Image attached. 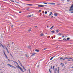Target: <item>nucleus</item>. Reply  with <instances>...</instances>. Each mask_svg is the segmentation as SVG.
<instances>
[{"mask_svg": "<svg viewBox=\"0 0 73 73\" xmlns=\"http://www.w3.org/2000/svg\"><path fill=\"white\" fill-rule=\"evenodd\" d=\"M35 51L37 52H39V50L36 49L35 50Z\"/></svg>", "mask_w": 73, "mask_h": 73, "instance_id": "nucleus-19", "label": "nucleus"}, {"mask_svg": "<svg viewBox=\"0 0 73 73\" xmlns=\"http://www.w3.org/2000/svg\"><path fill=\"white\" fill-rule=\"evenodd\" d=\"M16 2V3H18V4L19 3L18 2Z\"/></svg>", "mask_w": 73, "mask_h": 73, "instance_id": "nucleus-51", "label": "nucleus"}, {"mask_svg": "<svg viewBox=\"0 0 73 73\" xmlns=\"http://www.w3.org/2000/svg\"><path fill=\"white\" fill-rule=\"evenodd\" d=\"M7 65H8V66H10V67H12V66L11 65V64H7Z\"/></svg>", "mask_w": 73, "mask_h": 73, "instance_id": "nucleus-8", "label": "nucleus"}, {"mask_svg": "<svg viewBox=\"0 0 73 73\" xmlns=\"http://www.w3.org/2000/svg\"><path fill=\"white\" fill-rule=\"evenodd\" d=\"M11 61H13V62H15V63H16V64H18V63H17V62L14 61H13V60H12Z\"/></svg>", "mask_w": 73, "mask_h": 73, "instance_id": "nucleus-14", "label": "nucleus"}, {"mask_svg": "<svg viewBox=\"0 0 73 73\" xmlns=\"http://www.w3.org/2000/svg\"><path fill=\"white\" fill-rule=\"evenodd\" d=\"M32 16V15H29L28 16H27V17H31Z\"/></svg>", "mask_w": 73, "mask_h": 73, "instance_id": "nucleus-11", "label": "nucleus"}, {"mask_svg": "<svg viewBox=\"0 0 73 73\" xmlns=\"http://www.w3.org/2000/svg\"><path fill=\"white\" fill-rule=\"evenodd\" d=\"M51 69H52V66H50Z\"/></svg>", "mask_w": 73, "mask_h": 73, "instance_id": "nucleus-41", "label": "nucleus"}, {"mask_svg": "<svg viewBox=\"0 0 73 73\" xmlns=\"http://www.w3.org/2000/svg\"><path fill=\"white\" fill-rule=\"evenodd\" d=\"M71 13H73V11H72L71 12Z\"/></svg>", "mask_w": 73, "mask_h": 73, "instance_id": "nucleus-53", "label": "nucleus"}, {"mask_svg": "<svg viewBox=\"0 0 73 73\" xmlns=\"http://www.w3.org/2000/svg\"><path fill=\"white\" fill-rule=\"evenodd\" d=\"M48 27H49V26H48L47 27V28H48Z\"/></svg>", "mask_w": 73, "mask_h": 73, "instance_id": "nucleus-60", "label": "nucleus"}, {"mask_svg": "<svg viewBox=\"0 0 73 73\" xmlns=\"http://www.w3.org/2000/svg\"><path fill=\"white\" fill-rule=\"evenodd\" d=\"M70 0H67V1H68V2H69V1H70Z\"/></svg>", "mask_w": 73, "mask_h": 73, "instance_id": "nucleus-39", "label": "nucleus"}, {"mask_svg": "<svg viewBox=\"0 0 73 73\" xmlns=\"http://www.w3.org/2000/svg\"><path fill=\"white\" fill-rule=\"evenodd\" d=\"M53 57L51 58L50 59V60H52V59H53Z\"/></svg>", "mask_w": 73, "mask_h": 73, "instance_id": "nucleus-23", "label": "nucleus"}, {"mask_svg": "<svg viewBox=\"0 0 73 73\" xmlns=\"http://www.w3.org/2000/svg\"><path fill=\"white\" fill-rule=\"evenodd\" d=\"M44 13H45V14H47V11H45V12H44Z\"/></svg>", "mask_w": 73, "mask_h": 73, "instance_id": "nucleus-32", "label": "nucleus"}, {"mask_svg": "<svg viewBox=\"0 0 73 73\" xmlns=\"http://www.w3.org/2000/svg\"><path fill=\"white\" fill-rule=\"evenodd\" d=\"M12 67H13V68H14V69H16V67H15L14 66H12Z\"/></svg>", "mask_w": 73, "mask_h": 73, "instance_id": "nucleus-29", "label": "nucleus"}, {"mask_svg": "<svg viewBox=\"0 0 73 73\" xmlns=\"http://www.w3.org/2000/svg\"><path fill=\"white\" fill-rule=\"evenodd\" d=\"M10 0V1H11V2L14 3V1H13V0Z\"/></svg>", "mask_w": 73, "mask_h": 73, "instance_id": "nucleus-24", "label": "nucleus"}, {"mask_svg": "<svg viewBox=\"0 0 73 73\" xmlns=\"http://www.w3.org/2000/svg\"><path fill=\"white\" fill-rule=\"evenodd\" d=\"M51 18H52V17H53V16H52L51 17Z\"/></svg>", "mask_w": 73, "mask_h": 73, "instance_id": "nucleus-55", "label": "nucleus"}, {"mask_svg": "<svg viewBox=\"0 0 73 73\" xmlns=\"http://www.w3.org/2000/svg\"><path fill=\"white\" fill-rule=\"evenodd\" d=\"M15 48H18V46H15Z\"/></svg>", "mask_w": 73, "mask_h": 73, "instance_id": "nucleus-25", "label": "nucleus"}, {"mask_svg": "<svg viewBox=\"0 0 73 73\" xmlns=\"http://www.w3.org/2000/svg\"><path fill=\"white\" fill-rule=\"evenodd\" d=\"M51 32H52V33H54V31H51Z\"/></svg>", "mask_w": 73, "mask_h": 73, "instance_id": "nucleus-17", "label": "nucleus"}, {"mask_svg": "<svg viewBox=\"0 0 73 73\" xmlns=\"http://www.w3.org/2000/svg\"><path fill=\"white\" fill-rule=\"evenodd\" d=\"M5 48H6V50L7 53H9V51H8V49H7V47H5Z\"/></svg>", "mask_w": 73, "mask_h": 73, "instance_id": "nucleus-7", "label": "nucleus"}, {"mask_svg": "<svg viewBox=\"0 0 73 73\" xmlns=\"http://www.w3.org/2000/svg\"><path fill=\"white\" fill-rule=\"evenodd\" d=\"M4 54H5V56H6V54H5V52H4Z\"/></svg>", "mask_w": 73, "mask_h": 73, "instance_id": "nucleus-38", "label": "nucleus"}, {"mask_svg": "<svg viewBox=\"0 0 73 73\" xmlns=\"http://www.w3.org/2000/svg\"><path fill=\"white\" fill-rule=\"evenodd\" d=\"M35 53H32V55L31 56H34V55H35Z\"/></svg>", "mask_w": 73, "mask_h": 73, "instance_id": "nucleus-18", "label": "nucleus"}, {"mask_svg": "<svg viewBox=\"0 0 73 73\" xmlns=\"http://www.w3.org/2000/svg\"><path fill=\"white\" fill-rule=\"evenodd\" d=\"M25 69V71H27V70H26L25 68V69Z\"/></svg>", "mask_w": 73, "mask_h": 73, "instance_id": "nucleus-56", "label": "nucleus"}, {"mask_svg": "<svg viewBox=\"0 0 73 73\" xmlns=\"http://www.w3.org/2000/svg\"><path fill=\"white\" fill-rule=\"evenodd\" d=\"M43 36V33H41L40 35V36L41 37V36L42 37Z\"/></svg>", "mask_w": 73, "mask_h": 73, "instance_id": "nucleus-16", "label": "nucleus"}, {"mask_svg": "<svg viewBox=\"0 0 73 73\" xmlns=\"http://www.w3.org/2000/svg\"><path fill=\"white\" fill-rule=\"evenodd\" d=\"M20 64L21 65V62H20V61L19 60H18Z\"/></svg>", "mask_w": 73, "mask_h": 73, "instance_id": "nucleus-27", "label": "nucleus"}, {"mask_svg": "<svg viewBox=\"0 0 73 73\" xmlns=\"http://www.w3.org/2000/svg\"><path fill=\"white\" fill-rule=\"evenodd\" d=\"M0 44L2 46V47H3V49H4V46H3V45L1 43H0Z\"/></svg>", "mask_w": 73, "mask_h": 73, "instance_id": "nucleus-10", "label": "nucleus"}, {"mask_svg": "<svg viewBox=\"0 0 73 73\" xmlns=\"http://www.w3.org/2000/svg\"><path fill=\"white\" fill-rule=\"evenodd\" d=\"M62 63H61V65H62Z\"/></svg>", "mask_w": 73, "mask_h": 73, "instance_id": "nucleus-59", "label": "nucleus"}, {"mask_svg": "<svg viewBox=\"0 0 73 73\" xmlns=\"http://www.w3.org/2000/svg\"><path fill=\"white\" fill-rule=\"evenodd\" d=\"M43 3L45 4H47V3Z\"/></svg>", "mask_w": 73, "mask_h": 73, "instance_id": "nucleus-37", "label": "nucleus"}, {"mask_svg": "<svg viewBox=\"0 0 73 73\" xmlns=\"http://www.w3.org/2000/svg\"><path fill=\"white\" fill-rule=\"evenodd\" d=\"M70 38H67V40H70Z\"/></svg>", "mask_w": 73, "mask_h": 73, "instance_id": "nucleus-31", "label": "nucleus"}, {"mask_svg": "<svg viewBox=\"0 0 73 73\" xmlns=\"http://www.w3.org/2000/svg\"><path fill=\"white\" fill-rule=\"evenodd\" d=\"M53 27H54V26H52V27H51L50 29H52V28H53Z\"/></svg>", "mask_w": 73, "mask_h": 73, "instance_id": "nucleus-20", "label": "nucleus"}, {"mask_svg": "<svg viewBox=\"0 0 73 73\" xmlns=\"http://www.w3.org/2000/svg\"><path fill=\"white\" fill-rule=\"evenodd\" d=\"M7 58H8V57H7V55H6V56H5Z\"/></svg>", "mask_w": 73, "mask_h": 73, "instance_id": "nucleus-36", "label": "nucleus"}, {"mask_svg": "<svg viewBox=\"0 0 73 73\" xmlns=\"http://www.w3.org/2000/svg\"><path fill=\"white\" fill-rule=\"evenodd\" d=\"M41 11L40 10H39V12H41Z\"/></svg>", "mask_w": 73, "mask_h": 73, "instance_id": "nucleus-48", "label": "nucleus"}, {"mask_svg": "<svg viewBox=\"0 0 73 73\" xmlns=\"http://www.w3.org/2000/svg\"><path fill=\"white\" fill-rule=\"evenodd\" d=\"M52 12H50L49 16H50L52 15Z\"/></svg>", "mask_w": 73, "mask_h": 73, "instance_id": "nucleus-13", "label": "nucleus"}, {"mask_svg": "<svg viewBox=\"0 0 73 73\" xmlns=\"http://www.w3.org/2000/svg\"><path fill=\"white\" fill-rule=\"evenodd\" d=\"M54 66H53V69H54Z\"/></svg>", "mask_w": 73, "mask_h": 73, "instance_id": "nucleus-35", "label": "nucleus"}, {"mask_svg": "<svg viewBox=\"0 0 73 73\" xmlns=\"http://www.w3.org/2000/svg\"><path fill=\"white\" fill-rule=\"evenodd\" d=\"M35 28H37V26H36L35 27Z\"/></svg>", "mask_w": 73, "mask_h": 73, "instance_id": "nucleus-52", "label": "nucleus"}, {"mask_svg": "<svg viewBox=\"0 0 73 73\" xmlns=\"http://www.w3.org/2000/svg\"><path fill=\"white\" fill-rule=\"evenodd\" d=\"M68 61H70V60H68Z\"/></svg>", "mask_w": 73, "mask_h": 73, "instance_id": "nucleus-54", "label": "nucleus"}, {"mask_svg": "<svg viewBox=\"0 0 73 73\" xmlns=\"http://www.w3.org/2000/svg\"><path fill=\"white\" fill-rule=\"evenodd\" d=\"M55 71H57V68H55Z\"/></svg>", "mask_w": 73, "mask_h": 73, "instance_id": "nucleus-50", "label": "nucleus"}, {"mask_svg": "<svg viewBox=\"0 0 73 73\" xmlns=\"http://www.w3.org/2000/svg\"><path fill=\"white\" fill-rule=\"evenodd\" d=\"M57 15H58V14L57 13H54V16H57Z\"/></svg>", "mask_w": 73, "mask_h": 73, "instance_id": "nucleus-6", "label": "nucleus"}, {"mask_svg": "<svg viewBox=\"0 0 73 73\" xmlns=\"http://www.w3.org/2000/svg\"><path fill=\"white\" fill-rule=\"evenodd\" d=\"M68 59H71V60H73V59L71 58H68Z\"/></svg>", "mask_w": 73, "mask_h": 73, "instance_id": "nucleus-33", "label": "nucleus"}, {"mask_svg": "<svg viewBox=\"0 0 73 73\" xmlns=\"http://www.w3.org/2000/svg\"><path fill=\"white\" fill-rule=\"evenodd\" d=\"M48 38H49L50 37V36H48Z\"/></svg>", "mask_w": 73, "mask_h": 73, "instance_id": "nucleus-62", "label": "nucleus"}, {"mask_svg": "<svg viewBox=\"0 0 73 73\" xmlns=\"http://www.w3.org/2000/svg\"><path fill=\"white\" fill-rule=\"evenodd\" d=\"M64 41H67L66 39L64 38L63 39V40Z\"/></svg>", "mask_w": 73, "mask_h": 73, "instance_id": "nucleus-21", "label": "nucleus"}, {"mask_svg": "<svg viewBox=\"0 0 73 73\" xmlns=\"http://www.w3.org/2000/svg\"><path fill=\"white\" fill-rule=\"evenodd\" d=\"M21 13V11H20L19 12V13Z\"/></svg>", "mask_w": 73, "mask_h": 73, "instance_id": "nucleus-57", "label": "nucleus"}, {"mask_svg": "<svg viewBox=\"0 0 73 73\" xmlns=\"http://www.w3.org/2000/svg\"><path fill=\"white\" fill-rule=\"evenodd\" d=\"M48 4H50L51 5H55L56 4V3H49Z\"/></svg>", "mask_w": 73, "mask_h": 73, "instance_id": "nucleus-4", "label": "nucleus"}, {"mask_svg": "<svg viewBox=\"0 0 73 73\" xmlns=\"http://www.w3.org/2000/svg\"><path fill=\"white\" fill-rule=\"evenodd\" d=\"M62 59H63V58H60V60H62Z\"/></svg>", "mask_w": 73, "mask_h": 73, "instance_id": "nucleus-49", "label": "nucleus"}, {"mask_svg": "<svg viewBox=\"0 0 73 73\" xmlns=\"http://www.w3.org/2000/svg\"><path fill=\"white\" fill-rule=\"evenodd\" d=\"M71 68H73V66H72V67H71Z\"/></svg>", "mask_w": 73, "mask_h": 73, "instance_id": "nucleus-61", "label": "nucleus"}, {"mask_svg": "<svg viewBox=\"0 0 73 73\" xmlns=\"http://www.w3.org/2000/svg\"><path fill=\"white\" fill-rule=\"evenodd\" d=\"M25 56L27 57H28V54H25Z\"/></svg>", "mask_w": 73, "mask_h": 73, "instance_id": "nucleus-12", "label": "nucleus"}, {"mask_svg": "<svg viewBox=\"0 0 73 73\" xmlns=\"http://www.w3.org/2000/svg\"><path fill=\"white\" fill-rule=\"evenodd\" d=\"M8 61H10V60L8 59Z\"/></svg>", "mask_w": 73, "mask_h": 73, "instance_id": "nucleus-58", "label": "nucleus"}, {"mask_svg": "<svg viewBox=\"0 0 73 73\" xmlns=\"http://www.w3.org/2000/svg\"><path fill=\"white\" fill-rule=\"evenodd\" d=\"M62 60H63L64 61V60H65V59L64 58V59H62Z\"/></svg>", "mask_w": 73, "mask_h": 73, "instance_id": "nucleus-46", "label": "nucleus"}, {"mask_svg": "<svg viewBox=\"0 0 73 73\" xmlns=\"http://www.w3.org/2000/svg\"><path fill=\"white\" fill-rule=\"evenodd\" d=\"M64 59H69V58L66 57L64 58Z\"/></svg>", "mask_w": 73, "mask_h": 73, "instance_id": "nucleus-22", "label": "nucleus"}, {"mask_svg": "<svg viewBox=\"0 0 73 73\" xmlns=\"http://www.w3.org/2000/svg\"><path fill=\"white\" fill-rule=\"evenodd\" d=\"M58 31H59V29H58L56 31V32H57V33L58 32Z\"/></svg>", "mask_w": 73, "mask_h": 73, "instance_id": "nucleus-30", "label": "nucleus"}, {"mask_svg": "<svg viewBox=\"0 0 73 73\" xmlns=\"http://www.w3.org/2000/svg\"><path fill=\"white\" fill-rule=\"evenodd\" d=\"M29 8H28L26 10H29Z\"/></svg>", "mask_w": 73, "mask_h": 73, "instance_id": "nucleus-43", "label": "nucleus"}, {"mask_svg": "<svg viewBox=\"0 0 73 73\" xmlns=\"http://www.w3.org/2000/svg\"><path fill=\"white\" fill-rule=\"evenodd\" d=\"M73 5H72L70 8V9H69V11H73Z\"/></svg>", "mask_w": 73, "mask_h": 73, "instance_id": "nucleus-1", "label": "nucleus"}, {"mask_svg": "<svg viewBox=\"0 0 73 73\" xmlns=\"http://www.w3.org/2000/svg\"><path fill=\"white\" fill-rule=\"evenodd\" d=\"M58 73H59L60 72V67H58L57 70Z\"/></svg>", "mask_w": 73, "mask_h": 73, "instance_id": "nucleus-5", "label": "nucleus"}, {"mask_svg": "<svg viewBox=\"0 0 73 73\" xmlns=\"http://www.w3.org/2000/svg\"><path fill=\"white\" fill-rule=\"evenodd\" d=\"M62 37L63 38V37H65V36H62Z\"/></svg>", "mask_w": 73, "mask_h": 73, "instance_id": "nucleus-40", "label": "nucleus"}, {"mask_svg": "<svg viewBox=\"0 0 73 73\" xmlns=\"http://www.w3.org/2000/svg\"><path fill=\"white\" fill-rule=\"evenodd\" d=\"M22 67H23V69H25V68H24V66H22Z\"/></svg>", "mask_w": 73, "mask_h": 73, "instance_id": "nucleus-42", "label": "nucleus"}, {"mask_svg": "<svg viewBox=\"0 0 73 73\" xmlns=\"http://www.w3.org/2000/svg\"><path fill=\"white\" fill-rule=\"evenodd\" d=\"M29 73H30V69H29Z\"/></svg>", "mask_w": 73, "mask_h": 73, "instance_id": "nucleus-45", "label": "nucleus"}, {"mask_svg": "<svg viewBox=\"0 0 73 73\" xmlns=\"http://www.w3.org/2000/svg\"><path fill=\"white\" fill-rule=\"evenodd\" d=\"M59 36H61V35H62V34L61 33H59L58 34Z\"/></svg>", "mask_w": 73, "mask_h": 73, "instance_id": "nucleus-15", "label": "nucleus"}, {"mask_svg": "<svg viewBox=\"0 0 73 73\" xmlns=\"http://www.w3.org/2000/svg\"><path fill=\"white\" fill-rule=\"evenodd\" d=\"M28 5H29V6H32L33 5V4H27Z\"/></svg>", "mask_w": 73, "mask_h": 73, "instance_id": "nucleus-9", "label": "nucleus"}, {"mask_svg": "<svg viewBox=\"0 0 73 73\" xmlns=\"http://www.w3.org/2000/svg\"><path fill=\"white\" fill-rule=\"evenodd\" d=\"M10 55H11V57H13V56H12V54H10Z\"/></svg>", "mask_w": 73, "mask_h": 73, "instance_id": "nucleus-44", "label": "nucleus"}, {"mask_svg": "<svg viewBox=\"0 0 73 73\" xmlns=\"http://www.w3.org/2000/svg\"><path fill=\"white\" fill-rule=\"evenodd\" d=\"M49 71L50 72V73H52V72H51V71H50V69H49Z\"/></svg>", "mask_w": 73, "mask_h": 73, "instance_id": "nucleus-28", "label": "nucleus"}, {"mask_svg": "<svg viewBox=\"0 0 73 73\" xmlns=\"http://www.w3.org/2000/svg\"><path fill=\"white\" fill-rule=\"evenodd\" d=\"M28 32H31V29H29L28 30Z\"/></svg>", "mask_w": 73, "mask_h": 73, "instance_id": "nucleus-26", "label": "nucleus"}, {"mask_svg": "<svg viewBox=\"0 0 73 73\" xmlns=\"http://www.w3.org/2000/svg\"><path fill=\"white\" fill-rule=\"evenodd\" d=\"M64 66V64H63V65L62 66H62Z\"/></svg>", "mask_w": 73, "mask_h": 73, "instance_id": "nucleus-64", "label": "nucleus"}, {"mask_svg": "<svg viewBox=\"0 0 73 73\" xmlns=\"http://www.w3.org/2000/svg\"><path fill=\"white\" fill-rule=\"evenodd\" d=\"M38 5V7H44L45 6V5Z\"/></svg>", "mask_w": 73, "mask_h": 73, "instance_id": "nucleus-3", "label": "nucleus"}, {"mask_svg": "<svg viewBox=\"0 0 73 73\" xmlns=\"http://www.w3.org/2000/svg\"><path fill=\"white\" fill-rule=\"evenodd\" d=\"M18 68H19V69H20L21 70L22 72H24V70H23V69L21 68L20 67V66H18Z\"/></svg>", "mask_w": 73, "mask_h": 73, "instance_id": "nucleus-2", "label": "nucleus"}, {"mask_svg": "<svg viewBox=\"0 0 73 73\" xmlns=\"http://www.w3.org/2000/svg\"><path fill=\"white\" fill-rule=\"evenodd\" d=\"M46 49V48H44V50H45Z\"/></svg>", "mask_w": 73, "mask_h": 73, "instance_id": "nucleus-47", "label": "nucleus"}, {"mask_svg": "<svg viewBox=\"0 0 73 73\" xmlns=\"http://www.w3.org/2000/svg\"><path fill=\"white\" fill-rule=\"evenodd\" d=\"M13 28V25H12L11 28Z\"/></svg>", "mask_w": 73, "mask_h": 73, "instance_id": "nucleus-34", "label": "nucleus"}, {"mask_svg": "<svg viewBox=\"0 0 73 73\" xmlns=\"http://www.w3.org/2000/svg\"><path fill=\"white\" fill-rule=\"evenodd\" d=\"M52 38L53 39V36H52Z\"/></svg>", "mask_w": 73, "mask_h": 73, "instance_id": "nucleus-63", "label": "nucleus"}]
</instances>
